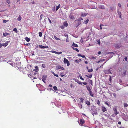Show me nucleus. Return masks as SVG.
I'll return each instance as SVG.
<instances>
[{
  "mask_svg": "<svg viewBox=\"0 0 128 128\" xmlns=\"http://www.w3.org/2000/svg\"><path fill=\"white\" fill-rule=\"evenodd\" d=\"M71 20H73L74 19V16L73 15H70L69 16Z\"/></svg>",
  "mask_w": 128,
  "mask_h": 128,
  "instance_id": "12",
  "label": "nucleus"
},
{
  "mask_svg": "<svg viewBox=\"0 0 128 128\" xmlns=\"http://www.w3.org/2000/svg\"><path fill=\"white\" fill-rule=\"evenodd\" d=\"M81 56L83 58H84L86 59V57L84 55H82Z\"/></svg>",
  "mask_w": 128,
  "mask_h": 128,
  "instance_id": "37",
  "label": "nucleus"
},
{
  "mask_svg": "<svg viewBox=\"0 0 128 128\" xmlns=\"http://www.w3.org/2000/svg\"><path fill=\"white\" fill-rule=\"evenodd\" d=\"M79 107L81 109L82 108V104H78Z\"/></svg>",
  "mask_w": 128,
  "mask_h": 128,
  "instance_id": "23",
  "label": "nucleus"
},
{
  "mask_svg": "<svg viewBox=\"0 0 128 128\" xmlns=\"http://www.w3.org/2000/svg\"><path fill=\"white\" fill-rule=\"evenodd\" d=\"M110 76V78L109 79V80L110 81L111 80H112V78H111V76Z\"/></svg>",
  "mask_w": 128,
  "mask_h": 128,
  "instance_id": "52",
  "label": "nucleus"
},
{
  "mask_svg": "<svg viewBox=\"0 0 128 128\" xmlns=\"http://www.w3.org/2000/svg\"><path fill=\"white\" fill-rule=\"evenodd\" d=\"M112 94L114 96V97L115 98H116V94L115 93H114Z\"/></svg>",
  "mask_w": 128,
  "mask_h": 128,
  "instance_id": "38",
  "label": "nucleus"
},
{
  "mask_svg": "<svg viewBox=\"0 0 128 128\" xmlns=\"http://www.w3.org/2000/svg\"><path fill=\"white\" fill-rule=\"evenodd\" d=\"M93 69L91 68L90 69H89L88 70V72H91L93 71Z\"/></svg>",
  "mask_w": 128,
  "mask_h": 128,
  "instance_id": "27",
  "label": "nucleus"
},
{
  "mask_svg": "<svg viewBox=\"0 0 128 128\" xmlns=\"http://www.w3.org/2000/svg\"><path fill=\"white\" fill-rule=\"evenodd\" d=\"M118 6L120 7H121V4H120V3H118Z\"/></svg>",
  "mask_w": 128,
  "mask_h": 128,
  "instance_id": "50",
  "label": "nucleus"
},
{
  "mask_svg": "<svg viewBox=\"0 0 128 128\" xmlns=\"http://www.w3.org/2000/svg\"><path fill=\"white\" fill-rule=\"evenodd\" d=\"M57 68L58 69H61L62 70H64V68L63 67L60 65L58 66L57 67Z\"/></svg>",
  "mask_w": 128,
  "mask_h": 128,
  "instance_id": "8",
  "label": "nucleus"
},
{
  "mask_svg": "<svg viewBox=\"0 0 128 128\" xmlns=\"http://www.w3.org/2000/svg\"><path fill=\"white\" fill-rule=\"evenodd\" d=\"M8 41L6 42L5 43H3L2 45L5 47H6L8 44Z\"/></svg>",
  "mask_w": 128,
  "mask_h": 128,
  "instance_id": "11",
  "label": "nucleus"
},
{
  "mask_svg": "<svg viewBox=\"0 0 128 128\" xmlns=\"http://www.w3.org/2000/svg\"><path fill=\"white\" fill-rule=\"evenodd\" d=\"M38 46L40 48H48V46H42V45H39Z\"/></svg>",
  "mask_w": 128,
  "mask_h": 128,
  "instance_id": "6",
  "label": "nucleus"
},
{
  "mask_svg": "<svg viewBox=\"0 0 128 128\" xmlns=\"http://www.w3.org/2000/svg\"><path fill=\"white\" fill-rule=\"evenodd\" d=\"M47 78V76L45 75L43 76L42 78V81L44 82L45 83L46 80Z\"/></svg>",
  "mask_w": 128,
  "mask_h": 128,
  "instance_id": "5",
  "label": "nucleus"
},
{
  "mask_svg": "<svg viewBox=\"0 0 128 128\" xmlns=\"http://www.w3.org/2000/svg\"><path fill=\"white\" fill-rule=\"evenodd\" d=\"M86 103L88 106H89L90 105V103L88 101H86Z\"/></svg>",
  "mask_w": 128,
  "mask_h": 128,
  "instance_id": "21",
  "label": "nucleus"
},
{
  "mask_svg": "<svg viewBox=\"0 0 128 128\" xmlns=\"http://www.w3.org/2000/svg\"><path fill=\"white\" fill-rule=\"evenodd\" d=\"M42 67L44 68H45L46 67V66L45 64H43L42 65Z\"/></svg>",
  "mask_w": 128,
  "mask_h": 128,
  "instance_id": "36",
  "label": "nucleus"
},
{
  "mask_svg": "<svg viewBox=\"0 0 128 128\" xmlns=\"http://www.w3.org/2000/svg\"><path fill=\"white\" fill-rule=\"evenodd\" d=\"M3 35L4 36H5L8 35H10V34L9 33H6V32L3 33Z\"/></svg>",
  "mask_w": 128,
  "mask_h": 128,
  "instance_id": "16",
  "label": "nucleus"
},
{
  "mask_svg": "<svg viewBox=\"0 0 128 128\" xmlns=\"http://www.w3.org/2000/svg\"><path fill=\"white\" fill-rule=\"evenodd\" d=\"M54 76H56L57 77H58V75L57 74H55L54 73Z\"/></svg>",
  "mask_w": 128,
  "mask_h": 128,
  "instance_id": "53",
  "label": "nucleus"
},
{
  "mask_svg": "<svg viewBox=\"0 0 128 128\" xmlns=\"http://www.w3.org/2000/svg\"><path fill=\"white\" fill-rule=\"evenodd\" d=\"M48 86L51 87L52 86L51 84H49Z\"/></svg>",
  "mask_w": 128,
  "mask_h": 128,
  "instance_id": "62",
  "label": "nucleus"
},
{
  "mask_svg": "<svg viewBox=\"0 0 128 128\" xmlns=\"http://www.w3.org/2000/svg\"><path fill=\"white\" fill-rule=\"evenodd\" d=\"M76 82H77L79 84L82 85V83L78 80H77V81H76Z\"/></svg>",
  "mask_w": 128,
  "mask_h": 128,
  "instance_id": "31",
  "label": "nucleus"
},
{
  "mask_svg": "<svg viewBox=\"0 0 128 128\" xmlns=\"http://www.w3.org/2000/svg\"><path fill=\"white\" fill-rule=\"evenodd\" d=\"M53 89H54V90L55 91L57 90V87L56 86H54L53 87Z\"/></svg>",
  "mask_w": 128,
  "mask_h": 128,
  "instance_id": "33",
  "label": "nucleus"
},
{
  "mask_svg": "<svg viewBox=\"0 0 128 128\" xmlns=\"http://www.w3.org/2000/svg\"><path fill=\"white\" fill-rule=\"evenodd\" d=\"M89 94L92 97H94V94L92 93V91H91L89 92Z\"/></svg>",
  "mask_w": 128,
  "mask_h": 128,
  "instance_id": "14",
  "label": "nucleus"
},
{
  "mask_svg": "<svg viewBox=\"0 0 128 128\" xmlns=\"http://www.w3.org/2000/svg\"><path fill=\"white\" fill-rule=\"evenodd\" d=\"M54 38L56 40H60V39L57 38L56 36H54Z\"/></svg>",
  "mask_w": 128,
  "mask_h": 128,
  "instance_id": "24",
  "label": "nucleus"
},
{
  "mask_svg": "<svg viewBox=\"0 0 128 128\" xmlns=\"http://www.w3.org/2000/svg\"><path fill=\"white\" fill-rule=\"evenodd\" d=\"M116 47H117V48H119V47L118 46V45L117 44H116Z\"/></svg>",
  "mask_w": 128,
  "mask_h": 128,
  "instance_id": "58",
  "label": "nucleus"
},
{
  "mask_svg": "<svg viewBox=\"0 0 128 128\" xmlns=\"http://www.w3.org/2000/svg\"><path fill=\"white\" fill-rule=\"evenodd\" d=\"M102 26H103V25L102 24L100 25V27L101 30H102Z\"/></svg>",
  "mask_w": 128,
  "mask_h": 128,
  "instance_id": "45",
  "label": "nucleus"
},
{
  "mask_svg": "<svg viewBox=\"0 0 128 128\" xmlns=\"http://www.w3.org/2000/svg\"><path fill=\"white\" fill-rule=\"evenodd\" d=\"M62 52H57V53H56V54H62Z\"/></svg>",
  "mask_w": 128,
  "mask_h": 128,
  "instance_id": "42",
  "label": "nucleus"
},
{
  "mask_svg": "<svg viewBox=\"0 0 128 128\" xmlns=\"http://www.w3.org/2000/svg\"><path fill=\"white\" fill-rule=\"evenodd\" d=\"M38 34L39 36H40L41 37L42 36V32H39Z\"/></svg>",
  "mask_w": 128,
  "mask_h": 128,
  "instance_id": "32",
  "label": "nucleus"
},
{
  "mask_svg": "<svg viewBox=\"0 0 128 128\" xmlns=\"http://www.w3.org/2000/svg\"><path fill=\"white\" fill-rule=\"evenodd\" d=\"M113 110L114 111V114L115 115H117L119 113V112H117V108L116 107L114 108H113Z\"/></svg>",
  "mask_w": 128,
  "mask_h": 128,
  "instance_id": "3",
  "label": "nucleus"
},
{
  "mask_svg": "<svg viewBox=\"0 0 128 128\" xmlns=\"http://www.w3.org/2000/svg\"><path fill=\"white\" fill-rule=\"evenodd\" d=\"M97 114V112H96H96H94V113H93V114H92L93 115V116H94V114Z\"/></svg>",
  "mask_w": 128,
  "mask_h": 128,
  "instance_id": "44",
  "label": "nucleus"
},
{
  "mask_svg": "<svg viewBox=\"0 0 128 128\" xmlns=\"http://www.w3.org/2000/svg\"><path fill=\"white\" fill-rule=\"evenodd\" d=\"M124 59L126 61L127 59V58L126 57H125L124 58Z\"/></svg>",
  "mask_w": 128,
  "mask_h": 128,
  "instance_id": "56",
  "label": "nucleus"
},
{
  "mask_svg": "<svg viewBox=\"0 0 128 128\" xmlns=\"http://www.w3.org/2000/svg\"><path fill=\"white\" fill-rule=\"evenodd\" d=\"M80 102H82L83 103L84 99L83 98H80Z\"/></svg>",
  "mask_w": 128,
  "mask_h": 128,
  "instance_id": "35",
  "label": "nucleus"
},
{
  "mask_svg": "<svg viewBox=\"0 0 128 128\" xmlns=\"http://www.w3.org/2000/svg\"><path fill=\"white\" fill-rule=\"evenodd\" d=\"M25 40L27 42H28L30 41V39L29 38H28L27 37H26L25 38Z\"/></svg>",
  "mask_w": 128,
  "mask_h": 128,
  "instance_id": "18",
  "label": "nucleus"
},
{
  "mask_svg": "<svg viewBox=\"0 0 128 128\" xmlns=\"http://www.w3.org/2000/svg\"><path fill=\"white\" fill-rule=\"evenodd\" d=\"M85 76L89 78H91L92 77V74H90V75L88 76L87 75H85Z\"/></svg>",
  "mask_w": 128,
  "mask_h": 128,
  "instance_id": "22",
  "label": "nucleus"
},
{
  "mask_svg": "<svg viewBox=\"0 0 128 128\" xmlns=\"http://www.w3.org/2000/svg\"><path fill=\"white\" fill-rule=\"evenodd\" d=\"M82 114L84 116H86V115L84 114V113H82Z\"/></svg>",
  "mask_w": 128,
  "mask_h": 128,
  "instance_id": "63",
  "label": "nucleus"
},
{
  "mask_svg": "<svg viewBox=\"0 0 128 128\" xmlns=\"http://www.w3.org/2000/svg\"><path fill=\"white\" fill-rule=\"evenodd\" d=\"M75 61L77 63H78L79 62V60L78 59L76 60H75Z\"/></svg>",
  "mask_w": 128,
  "mask_h": 128,
  "instance_id": "41",
  "label": "nucleus"
},
{
  "mask_svg": "<svg viewBox=\"0 0 128 128\" xmlns=\"http://www.w3.org/2000/svg\"><path fill=\"white\" fill-rule=\"evenodd\" d=\"M87 15V14L85 13H82L81 14V16H85Z\"/></svg>",
  "mask_w": 128,
  "mask_h": 128,
  "instance_id": "26",
  "label": "nucleus"
},
{
  "mask_svg": "<svg viewBox=\"0 0 128 128\" xmlns=\"http://www.w3.org/2000/svg\"><path fill=\"white\" fill-rule=\"evenodd\" d=\"M80 124L82 125L84 122V120L83 119H80Z\"/></svg>",
  "mask_w": 128,
  "mask_h": 128,
  "instance_id": "7",
  "label": "nucleus"
},
{
  "mask_svg": "<svg viewBox=\"0 0 128 128\" xmlns=\"http://www.w3.org/2000/svg\"><path fill=\"white\" fill-rule=\"evenodd\" d=\"M72 46L75 47H78V45L76 44H75L74 42L73 43V44L72 45Z\"/></svg>",
  "mask_w": 128,
  "mask_h": 128,
  "instance_id": "15",
  "label": "nucleus"
},
{
  "mask_svg": "<svg viewBox=\"0 0 128 128\" xmlns=\"http://www.w3.org/2000/svg\"><path fill=\"white\" fill-rule=\"evenodd\" d=\"M75 50L76 51H77V52H79V50L77 48H75Z\"/></svg>",
  "mask_w": 128,
  "mask_h": 128,
  "instance_id": "49",
  "label": "nucleus"
},
{
  "mask_svg": "<svg viewBox=\"0 0 128 128\" xmlns=\"http://www.w3.org/2000/svg\"><path fill=\"white\" fill-rule=\"evenodd\" d=\"M118 14L119 15L120 14H121V12L120 11V12L118 11Z\"/></svg>",
  "mask_w": 128,
  "mask_h": 128,
  "instance_id": "57",
  "label": "nucleus"
},
{
  "mask_svg": "<svg viewBox=\"0 0 128 128\" xmlns=\"http://www.w3.org/2000/svg\"><path fill=\"white\" fill-rule=\"evenodd\" d=\"M63 25L64 26H68V24L66 22H64Z\"/></svg>",
  "mask_w": 128,
  "mask_h": 128,
  "instance_id": "13",
  "label": "nucleus"
},
{
  "mask_svg": "<svg viewBox=\"0 0 128 128\" xmlns=\"http://www.w3.org/2000/svg\"><path fill=\"white\" fill-rule=\"evenodd\" d=\"M8 20H4L3 21V22L4 23H6L7 22H8Z\"/></svg>",
  "mask_w": 128,
  "mask_h": 128,
  "instance_id": "34",
  "label": "nucleus"
},
{
  "mask_svg": "<svg viewBox=\"0 0 128 128\" xmlns=\"http://www.w3.org/2000/svg\"><path fill=\"white\" fill-rule=\"evenodd\" d=\"M96 103L98 105H100V102L99 100H97L96 101Z\"/></svg>",
  "mask_w": 128,
  "mask_h": 128,
  "instance_id": "29",
  "label": "nucleus"
},
{
  "mask_svg": "<svg viewBox=\"0 0 128 128\" xmlns=\"http://www.w3.org/2000/svg\"><path fill=\"white\" fill-rule=\"evenodd\" d=\"M97 42H98V44L99 45H100V40H98L97 41Z\"/></svg>",
  "mask_w": 128,
  "mask_h": 128,
  "instance_id": "40",
  "label": "nucleus"
},
{
  "mask_svg": "<svg viewBox=\"0 0 128 128\" xmlns=\"http://www.w3.org/2000/svg\"><path fill=\"white\" fill-rule=\"evenodd\" d=\"M64 64L66 63L67 65L68 66L70 64V63L69 62L68 60L65 58H64Z\"/></svg>",
  "mask_w": 128,
  "mask_h": 128,
  "instance_id": "2",
  "label": "nucleus"
},
{
  "mask_svg": "<svg viewBox=\"0 0 128 128\" xmlns=\"http://www.w3.org/2000/svg\"><path fill=\"white\" fill-rule=\"evenodd\" d=\"M101 52L100 51H99L98 52V54H101Z\"/></svg>",
  "mask_w": 128,
  "mask_h": 128,
  "instance_id": "64",
  "label": "nucleus"
},
{
  "mask_svg": "<svg viewBox=\"0 0 128 128\" xmlns=\"http://www.w3.org/2000/svg\"><path fill=\"white\" fill-rule=\"evenodd\" d=\"M83 19L81 18H78V19H77L76 21L77 22V23L76 25L75 26L77 28L80 25V24L81 23V20H82Z\"/></svg>",
  "mask_w": 128,
  "mask_h": 128,
  "instance_id": "1",
  "label": "nucleus"
},
{
  "mask_svg": "<svg viewBox=\"0 0 128 128\" xmlns=\"http://www.w3.org/2000/svg\"><path fill=\"white\" fill-rule=\"evenodd\" d=\"M86 88H87V89L89 91V92L91 91L90 88L89 86H86Z\"/></svg>",
  "mask_w": 128,
  "mask_h": 128,
  "instance_id": "17",
  "label": "nucleus"
},
{
  "mask_svg": "<svg viewBox=\"0 0 128 128\" xmlns=\"http://www.w3.org/2000/svg\"><path fill=\"white\" fill-rule=\"evenodd\" d=\"M22 19V18L20 16V15H19L18 16V18H17V20L18 21H20L21 19Z\"/></svg>",
  "mask_w": 128,
  "mask_h": 128,
  "instance_id": "20",
  "label": "nucleus"
},
{
  "mask_svg": "<svg viewBox=\"0 0 128 128\" xmlns=\"http://www.w3.org/2000/svg\"><path fill=\"white\" fill-rule=\"evenodd\" d=\"M118 124H121V122H118Z\"/></svg>",
  "mask_w": 128,
  "mask_h": 128,
  "instance_id": "60",
  "label": "nucleus"
},
{
  "mask_svg": "<svg viewBox=\"0 0 128 128\" xmlns=\"http://www.w3.org/2000/svg\"><path fill=\"white\" fill-rule=\"evenodd\" d=\"M48 20L50 22V24H51L52 22H51V20H50V19L49 18H48Z\"/></svg>",
  "mask_w": 128,
  "mask_h": 128,
  "instance_id": "51",
  "label": "nucleus"
},
{
  "mask_svg": "<svg viewBox=\"0 0 128 128\" xmlns=\"http://www.w3.org/2000/svg\"><path fill=\"white\" fill-rule=\"evenodd\" d=\"M126 71H125L124 72V76H125L126 75Z\"/></svg>",
  "mask_w": 128,
  "mask_h": 128,
  "instance_id": "55",
  "label": "nucleus"
},
{
  "mask_svg": "<svg viewBox=\"0 0 128 128\" xmlns=\"http://www.w3.org/2000/svg\"><path fill=\"white\" fill-rule=\"evenodd\" d=\"M84 62L86 64H87L88 63V62L87 61H85Z\"/></svg>",
  "mask_w": 128,
  "mask_h": 128,
  "instance_id": "59",
  "label": "nucleus"
},
{
  "mask_svg": "<svg viewBox=\"0 0 128 128\" xmlns=\"http://www.w3.org/2000/svg\"><path fill=\"white\" fill-rule=\"evenodd\" d=\"M105 103V104H106V105H107V106H109V104L107 102H104Z\"/></svg>",
  "mask_w": 128,
  "mask_h": 128,
  "instance_id": "39",
  "label": "nucleus"
},
{
  "mask_svg": "<svg viewBox=\"0 0 128 128\" xmlns=\"http://www.w3.org/2000/svg\"><path fill=\"white\" fill-rule=\"evenodd\" d=\"M80 79L81 80H84V78H82V76H81L80 77Z\"/></svg>",
  "mask_w": 128,
  "mask_h": 128,
  "instance_id": "48",
  "label": "nucleus"
},
{
  "mask_svg": "<svg viewBox=\"0 0 128 128\" xmlns=\"http://www.w3.org/2000/svg\"><path fill=\"white\" fill-rule=\"evenodd\" d=\"M60 4H59L58 6H56V11L58 10V9L60 7Z\"/></svg>",
  "mask_w": 128,
  "mask_h": 128,
  "instance_id": "19",
  "label": "nucleus"
},
{
  "mask_svg": "<svg viewBox=\"0 0 128 128\" xmlns=\"http://www.w3.org/2000/svg\"><path fill=\"white\" fill-rule=\"evenodd\" d=\"M13 31H14L16 33H17L18 32L17 29L16 28H14L13 29Z\"/></svg>",
  "mask_w": 128,
  "mask_h": 128,
  "instance_id": "30",
  "label": "nucleus"
},
{
  "mask_svg": "<svg viewBox=\"0 0 128 128\" xmlns=\"http://www.w3.org/2000/svg\"><path fill=\"white\" fill-rule=\"evenodd\" d=\"M99 8L101 9H104V5H100L98 6Z\"/></svg>",
  "mask_w": 128,
  "mask_h": 128,
  "instance_id": "10",
  "label": "nucleus"
},
{
  "mask_svg": "<svg viewBox=\"0 0 128 128\" xmlns=\"http://www.w3.org/2000/svg\"><path fill=\"white\" fill-rule=\"evenodd\" d=\"M82 84H84L85 85H86L87 84V83L86 82H82Z\"/></svg>",
  "mask_w": 128,
  "mask_h": 128,
  "instance_id": "47",
  "label": "nucleus"
},
{
  "mask_svg": "<svg viewBox=\"0 0 128 128\" xmlns=\"http://www.w3.org/2000/svg\"><path fill=\"white\" fill-rule=\"evenodd\" d=\"M105 74H112L110 70H105L104 71Z\"/></svg>",
  "mask_w": 128,
  "mask_h": 128,
  "instance_id": "4",
  "label": "nucleus"
},
{
  "mask_svg": "<svg viewBox=\"0 0 128 128\" xmlns=\"http://www.w3.org/2000/svg\"><path fill=\"white\" fill-rule=\"evenodd\" d=\"M88 21L89 20L88 18L86 20L84 21V22L85 24H86L88 22Z\"/></svg>",
  "mask_w": 128,
  "mask_h": 128,
  "instance_id": "28",
  "label": "nucleus"
},
{
  "mask_svg": "<svg viewBox=\"0 0 128 128\" xmlns=\"http://www.w3.org/2000/svg\"><path fill=\"white\" fill-rule=\"evenodd\" d=\"M82 55H81V54H78V56H81Z\"/></svg>",
  "mask_w": 128,
  "mask_h": 128,
  "instance_id": "61",
  "label": "nucleus"
},
{
  "mask_svg": "<svg viewBox=\"0 0 128 128\" xmlns=\"http://www.w3.org/2000/svg\"><path fill=\"white\" fill-rule=\"evenodd\" d=\"M128 106V105L126 103H124V108H126Z\"/></svg>",
  "mask_w": 128,
  "mask_h": 128,
  "instance_id": "25",
  "label": "nucleus"
},
{
  "mask_svg": "<svg viewBox=\"0 0 128 128\" xmlns=\"http://www.w3.org/2000/svg\"><path fill=\"white\" fill-rule=\"evenodd\" d=\"M92 59L93 60H94L96 59V58L95 57L92 56Z\"/></svg>",
  "mask_w": 128,
  "mask_h": 128,
  "instance_id": "46",
  "label": "nucleus"
},
{
  "mask_svg": "<svg viewBox=\"0 0 128 128\" xmlns=\"http://www.w3.org/2000/svg\"><path fill=\"white\" fill-rule=\"evenodd\" d=\"M7 2L8 3V4H9L10 2V1L9 0H8L7 1Z\"/></svg>",
  "mask_w": 128,
  "mask_h": 128,
  "instance_id": "54",
  "label": "nucleus"
},
{
  "mask_svg": "<svg viewBox=\"0 0 128 128\" xmlns=\"http://www.w3.org/2000/svg\"><path fill=\"white\" fill-rule=\"evenodd\" d=\"M102 110L103 112H104L106 111V109L105 107L102 106Z\"/></svg>",
  "mask_w": 128,
  "mask_h": 128,
  "instance_id": "9",
  "label": "nucleus"
},
{
  "mask_svg": "<svg viewBox=\"0 0 128 128\" xmlns=\"http://www.w3.org/2000/svg\"><path fill=\"white\" fill-rule=\"evenodd\" d=\"M52 53H55L56 54V53H57V52H56L55 51H54V50H53L52 51Z\"/></svg>",
  "mask_w": 128,
  "mask_h": 128,
  "instance_id": "43",
  "label": "nucleus"
}]
</instances>
